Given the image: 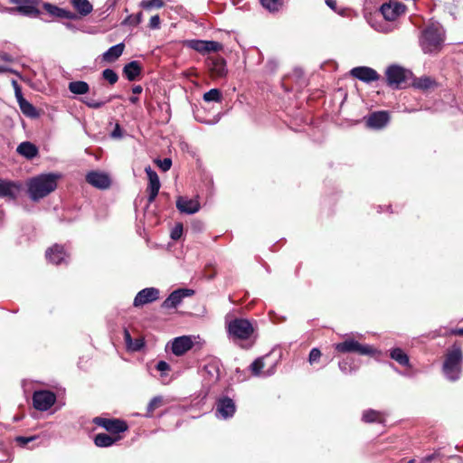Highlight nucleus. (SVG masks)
Listing matches in <instances>:
<instances>
[{
    "instance_id": "obj_4",
    "label": "nucleus",
    "mask_w": 463,
    "mask_h": 463,
    "mask_svg": "<svg viewBox=\"0 0 463 463\" xmlns=\"http://www.w3.org/2000/svg\"><path fill=\"white\" fill-rule=\"evenodd\" d=\"M226 328L232 339L247 340L254 332L251 323L245 318H234L227 322Z\"/></svg>"
},
{
    "instance_id": "obj_5",
    "label": "nucleus",
    "mask_w": 463,
    "mask_h": 463,
    "mask_svg": "<svg viewBox=\"0 0 463 463\" xmlns=\"http://www.w3.org/2000/svg\"><path fill=\"white\" fill-rule=\"evenodd\" d=\"M335 349L343 354L356 353L361 355H373L376 349L369 345H362L353 338H346L345 341L335 344Z\"/></svg>"
},
{
    "instance_id": "obj_32",
    "label": "nucleus",
    "mask_w": 463,
    "mask_h": 463,
    "mask_svg": "<svg viewBox=\"0 0 463 463\" xmlns=\"http://www.w3.org/2000/svg\"><path fill=\"white\" fill-rule=\"evenodd\" d=\"M72 6L79 12V14L82 16H86L90 14L92 10L93 6L89 2V0H70Z\"/></svg>"
},
{
    "instance_id": "obj_23",
    "label": "nucleus",
    "mask_w": 463,
    "mask_h": 463,
    "mask_svg": "<svg viewBox=\"0 0 463 463\" xmlns=\"http://www.w3.org/2000/svg\"><path fill=\"white\" fill-rule=\"evenodd\" d=\"M45 255L48 261L55 265H60L62 262H66V259L68 258V254L65 251L63 246L59 244H55L46 250Z\"/></svg>"
},
{
    "instance_id": "obj_58",
    "label": "nucleus",
    "mask_w": 463,
    "mask_h": 463,
    "mask_svg": "<svg viewBox=\"0 0 463 463\" xmlns=\"http://www.w3.org/2000/svg\"><path fill=\"white\" fill-rule=\"evenodd\" d=\"M436 455L433 453V454H430V455H428L424 458V460L426 462H430L432 461L434 458H435Z\"/></svg>"
},
{
    "instance_id": "obj_33",
    "label": "nucleus",
    "mask_w": 463,
    "mask_h": 463,
    "mask_svg": "<svg viewBox=\"0 0 463 463\" xmlns=\"http://www.w3.org/2000/svg\"><path fill=\"white\" fill-rule=\"evenodd\" d=\"M362 420L364 422H383V414L378 411L369 409L363 412Z\"/></svg>"
},
{
    "instance_id": "obj_31",
    "label": "nucleus",
    "mask_w": 463,
    "mask_h": 463,
    "mask_svg": "<svg viewBox=\"0 0 463 463\" xmlns=\"http://www.w3.org/2000/svg\"><path fill=\"white\" fill-rule=\"evenodd\" d=\"M69 90L74 95H84L90 91V85L84 80L71 81Z\"/></svg>"
},
{
    "instance_id": "obj_2",
    "label": "nucleus",
    "mask_w": 463,
    "mask_h": 463,
    "mask_svg": "<svg viewBox=\"0 0 463 463\" xmlns=\"http://www.w3.org/2000/svg\"><path fill=\"white\" fill-rule=\"evenodd\" d=\"M445 38V31L439 24H431L421 33L420 44L425 53L440 51Z\"/></svg>"
},
{
    "instance_id": "obj_52",
    "label": "nucleus",
    "mask_w": 463,
    "mask_h": 463,
    "mask_svg": "<svg viewBox=\"0 0 463 463\" xmlns=\"http://www.w3.org/2000/svg\"><path fill=\"white\" fill-rule=\"evenodd\" d=\"M156 368L160 372H167L170 370V365L165 361H159L156 364Z\"/></svg>"
},
{
    "instance_id": "obj_38",
    "label": "nucleus",
    "mask_w": 463,
    "mask_h": 463,
    "mask_svg": "<svg viewBox=\"0 0 463 463\" xmlns=\"http://www.w3.org/2000/svg\"><path fill=\"white\" fill-rule=\"evenodd\" d=\"M222 98V92L218 89H211L203 94V100L205 102H221Z\"/></svg>"
},
{
    "instance_id": "obj_12",
    "label": "nucleus",
    "mask_w": 463,
    "mask_h": 463,
    "mask_svg": "<svg viewBox=\"0 0 463 463\" xmlns=\"http://www.w3.org/2000/svg\"><path fill=\"white\" fill-rule=\"evenodd\" d=\"M160 297V291L156 288H146L140 290L135 297L133 306L140 307L156 301Z\"/></svg>"
},
{
    "instance_id": "obj_41",
    "label": "nucleus",
    "mask_w": 463,
    "mask_h": 463,
    "mask_svg": "<svg viewBox=\"0 0 463 463\" xmlns=\"http://www.w3.org/2000/svg\"><path fill=\"white\" fill-rule=\"evenodd\" d=\"M43 8L50 15L60 18L61 8L50 3H43Z\"/></svg>"
},
{
    "instance_id": "obj_62",
    "label": "nucleus",
    "mask_w": 463,
    "mask_h": 463,
    "mask_svg": "<svg viewBox=\"0 0 463 463\" xmlns=\"http://www.w3.org/2000/svg\"><path fill=\"white\" fill-rule=\"evenodd\" d=\"M5 71H6V68L4 66H0V72H5Z\"/></svg>"
},
{
    "instance_id": "obj_20",
    "label": "nucleus",
    "mask_w": 463,
    "mask_h": 463,
    "mask_svg": "<svg viewBox=\"0 0 463 463\" xmlns=\"http://www.w3.org/2000/svg\"><path fill=\"white\" fill-rule=\"evenodd\" d=\"M350 74L366 83L375 81L380 77L375 70L366 66L354 67L351 70Z\"/></svg>"
},
{
    "instance_id": "obj_43",
    "label": "nucleus",
    "mask_w": 463,
    "mask_h": 463,
    "mask_svg": "<svg viewBox=\"0 0 463 463\" xmlns=\"http://www.w3.org/2000/svg\"><path fill=\"white\" fill-rule=\"evenodd\" d=\"M145 345L143 338H136L127 346V349L131 352L140 351Z\"/></svg>"
},
{
    "instance_id": "obj_54",
    "label": "nucleus",
    "mask_w": 463,
    "mask_h": 463,
    "mask_svg": "<svg viewBox=\"0 0 463 463\" xmlns=\"http://www.w3.org/2000/svg\"><path fill=\"white\" fill-rule=\"evenodd\" d=\"M124 340L126 346L129 345V344L133 341V338L131 337V335L127 328L124 329Z\"/></svg>"
},
{
    "instance_id": "obj_24",
    "label": "nucleus",
    "mask_w": 463,
    "mask_h": 463,
    "mask_svg": "<svg viewBox=\"0 0 463 463\" xmlns=\"http://www.w3.org/2000/svg\"><path fill=\"white\" fill-rule=\"evenodd\" d=\"M203 377L210 383H216L220 379L221 369L220 362L216 360L210 361L203 366Z\"/></svg>"
},
{
    "instance_id": "obj_21",
    "label": "nucleus",
    "mask_w": 463,
    "mask_h": 463,
    "mask_svg": "<svg viewBox=\"0 0 463 463\" xmlns=\"http://www.w3.org/2000/svg\"><path fill=\"white\" fill-rule=\"evenodd\" d=\"M176 208L186 214H194L200 210V203L195 198L179 196L176 200Z\"/></svg>"
},
{
    "instance_id": "obj_42",
    "label": "nucleus",
    "mask_w": 463,
    "mask_h": 463,
    "mask_svg": "<svg viewBox=\"0 0 463 463\" xmlns=\"http://www.w3.org/2000/svg\"><path fill=\"white\" fill-rule=\"evenodd\" d=\"M102 77L104 80H108L111 85L115 84L118 80V74L111 69H105L102 71Z\"/></svg>"
},
{
    "instance_id": "obj_53",
    "label": "nucleus",
    "mask_w": 463,
    "mask_h": 463,
    "mask_svg": "<svg viewBox=\"0 0 463 463\" xmlns=\"http://www.w3.org/2000/svg\"><path fill=\"white\" fill-rule=\"evenodd\" d=\"M34 439H35L34 437L19 436L16 438V440L19 444L24 446V445L28 444L30 441L33 440Z\"/></svg>"
},
{
    "instance_id": "obj_47",
    "label": "nucleus",
    "mask_w": 463,
    "mask_h": 463,
    "mask_svg": "<svg viewBox=\"0 0 463 463\" xmlns=\"http://www.w3.org/2000/svg\"><path fill=\"white\" fill-rule=\"evenodd\" d=\"M463 335V327L462 328H457V329H450L448 330L446 328H439V335Z\"/></svg>"
},
{
    "instance_id": "obj_3",
    "label": "nucleus",
    "mask_w": 463,
    "mask_h": 463,
    "mask_svg": "<svg viewBox=\"0 0 463 463\" xmlns=\"http://www.w3.org/2000/svg\"><path fill=\"white\" fill-rule=\"evenodd\" d=\"M463 353L460 345L454 344L446 353L442 371L445 377L451 382L460 378L462 372Z\"/></svg>"
},
{
    "instance_id": "obj_37",
    "label": "nucleus",
    "mask_w": 463,
    "mask_h": 463,
    "mask_svg": "<svg viewBox=\"0 0 463 463\" xmlns=\"http://www.w3.org/2000/svg\"><path fill=\"white\" fill-rule=\"evenodd\" d=\"M261 5L269 12H278L283 5L284 0H260Z\"/></svg>"
},
{
    "instance_id": "obj_18",
    "label": "nucleus",
    "mask_w": 463,
    "mask_h": 463,
    "mask_svg": "<svg viewBox=\"0 0 463 463\" xmlns=\"http://www.w3.org/2000/svg\"><path fill=\"white\" fill-rule=\"evenodd\" d=\"M405 5L399 2L385 3L381 6V13L387 21H394L405 12Z\"/></svg>"
},
{
    "instance_id": "obj_35",
    "label": "nucleus",
    "mask_w": 463,
    "mask_h": 463,
    "mask_svg": "<svg viewBox=\"0 0 463 463\" xmlns=\"http://www.w3.org/2000/svg\"><path fill=\"white\" fill-rule=\"evenodd\" d=\"M112 99V98H109L107 99H95L93 98H84L81 99V102L84 103L88 108L98 109L102 108L105 104L109 102Z\"/></svg>"
},
{
    "instance_id": "obj_1",
    "label": "nucleus",
    "mask_w": 463,
    "mask_h": 463,
    "mask_svg": "<svg viewBox=\"0 0 463 463\" xmlns=\"http://www.w3.org/2000/svg\"><path fill=\"white\" fill-rule=\"evenodd\" d=\"M59 175L42 174L33 177L27 182V192L29 197L37 202L54 191L57 187Z\"/></svg>"
},
{
    "instance_id": "obj_27",
    "label": "nucleus",
    "mask_w": 463,
    "mask_h": 463,
    "mask_svg": "<svg viewBox=\"0 0 463 463\" xmlns=\"http://www.w3.org/2000/svg\"><path fill=\"white\" fill-rule=\"evenodd\" d=\"M120 439L119 436L109 435L107 433H99L94 438V443L99 448H108Z\"/></svg>"
},
{
    "instance_id": "obj_26",
    "label": "nucleus",
    "mask_w": 463,
    "mask_h": 463,
    "mask_svg": "<svg viewBox=\"0 0 463 463\" xmlns=\"http://www.w3.org/2000/svg\"><path fill=\"white\" fill-rule=\"evenodd\" d=\"M124 49L125 44L123 43L111 46L102 54L103 61L107 62L115 61L122 55Z\"/></svg>"
},
{
    "instance_id": "obj_64",
    "label": "nucleus",
    "mask_w": 463,
    "mask_h": 463,
    "mask_svg": "<svg viewBox=\"0 0 463 463\" xmlns=\"http://www.w3.org/2000/svg\"><path fill=\"white\" fill-rule=\"evenodd\" d=\"M3 60L9 61V58L6 54L2 56Z\"/></svg>"
},
{
    "instance_id": "obj_51",
    "label": "nucleus",
    "mask_w": 463,
    "mask_h": 463,
    "mask_svg": "<svg viewBox=\"0 0 463 463\" xmlns=\"http://www.w3.org/2000/svg\"><path fill=\"white\" fill-rule=\"evenodd\" d=\"M14 85L15 98H16V100H17V102L19 104L22 100H24L25 99L24 98V96L22 94L20 87L17 85V83L15 81H14Z\"/></svg>"
},
{
    "instance_id": "obj_61",
    "label": "nucleus",
    "mask_w": 463,
    "mask_h": 463,
    "mask_svg": "<svg viewBox=\"0 0 463 463\" xmlns=\"http://www.w3.org/2000/svg\"><path fill=\"white\" fill-rule=\"evenodd\" d=\"M65 25H66V27H67V28H69V29H72V28H74V26H73L71 24H70V23H66V24H65Z\"/></svg>"
},
{
    "instance_id": "obj_29",
    "label": "nucleus",
    "mask_w": 463,
    "mask_h": 463,
    "mask_svg": "<svg viewBox=\"0 0 463 463\" xmlns=\"http://www.w3.org/2000/svg\"><path fill=\"white\" fill-rule=\"evenodd\" d=\"M123 73L128 80H135L141 73V67L138 61H132L127 63L123 68Z\"/></svg>"
},
{
    "instance_id": "obj_28",
    "label": "nucleus",
    "mask_w": 463,
    "mask_h": 463,
    "mask_svg": "<svg viewBox=\"0 0 463 463\" xmlns=\"http://www.w3.org/2000/svg\"><path fill=\"white\" fill-rule=\"evenodd\" d=\"M17 153L27 159H33L38 155V148L31 142H22L16 149Z\"/></svg>"
},
{
    "instance_id": "obj_36",
    "label": "nucleus",
    "mask_w": 463,
    "mask_h": 463,
    "mask_svg": "<svg viewBox=\"0 0 463 463\" xmlns=\"http://www.w3.org/2000/svg\"><path fill=\"white\" fill-rule=\"evenodd\" d=\"M162 405H163V397L162 396H155L154 398L151 399V401L147 404L146 413L145 416L147 418L152 417L153 412L156 409L161 407Z\"/></svg>"
},
{
    "instance_id": "obj_40",
    "label": "nucleus",
    "mask_w": 463,
    "mask_h": 463,
    "mask_svg": "<svg viewBox=\"0 0 463 463\" xmlns=\"http://www.w3.org/2000/svg\"><path fill=\"white\" fill-rule=\"evenodd\" d=\"M164 6L162 0H143L140 3V7L145 10L159 9Z\"/></svg>"
},
{
    "instance_id": "obj_44",
    "label": "nucleus",
    "mask_w": 463,
    "mask_h": 463,
    "mask_svg": "<svg viewBox=\"0 0 463 463\" xmlns=\"http://www.w3.org/2000/svg\"><path fill=\"white\" fill-rule=\"evenodd\" d=\"M432 85H433V80L428 77L420 78L415 82V86L420 90L430 89Z\"/></svg>"
},
{
    "instance_id": "obj_56",
    "label": "nucleus",
    "mask_w": 463,
    "mask_h": 463,
    "mask_svg": "<svg viewBox=\"0 0 463 463\" xmlns=\"http://www.w3.org/2000/svg\"><path fill=\"white\" fill-rule=\"evenodd\" d=\"M111 136L113 137H121V131H120L118 125L116 126L115 129L111 133Z\"/></svg>"
},
{
    "instance_id": "obj_63",
    "label": "nucleus",
    "mask_w": 463,
    "mask_h": 463,
    "mask_svg": "<svg viewBox=\"0 0 463 463\" xmlns=\"http://www.w3.org/2000/svg\"><path fill=\"white\" fill-rule=\"evenodd\" d=\"M379 31L383 32V33H388V32H390V30H389V29H387V28L379 29Z\"/></svg>"
},
{
    "instance_id": "obj_34",
    "label": "nucleus",
    "mask_w": 463,
    "mask_h": 463,
    "mask_svg": "<svg viewBox=\"0 0 463 463\" xmlns=\"http://www.w3.org/2000/svg\"><path fill=\"white\" fill-rule=\"evenodd\" d=\"M18 105L24 115L32 118L38 117L36 109L28 100H22Z\"/></svg>"
},
{
    "instance_id": "obj_8",
    "label": "nucleus",
    "mask_w": 463,
    "mask_h": 463,
    "mask_svg": "<svg viewBox=\"0 0 463 463\" xmlns=\"http://www.w3.org/2000/svg\"><path fill=\"white\" fill-rule=\"evenodd\" d=\"M269 357V354L256 358L249 366L251 374L254 377L267 378L273 375L276 372V363L270 364L266 370L265 360Z\"/></svg>"
},
{
    "instance_id": "obj_39",
    "label": "nucleus",
    "mask_w": 463,
    "mask_h": 463,
    "mask_svg": "<svg viewBox=\"0 0 463 463\" xmlns=\"http://www.w3.org/2000/svg\"><path fill=\"white\" fill-rule=\"evenodd\" d=\"M338 366L340 371L345 374H351L357 370V366L347 359L340 361Z\"/></svg>"
},
{
    "instance_id": "obj_45",
    "label": "nucleus",
    "mask_w": 463,
    "mask_h": 463,
    "mask_svg": "<svg viewBox=\"0 0 463 463\" xmlns=\"http://www.w3.org/2000/svg\"><path fill=\"white\" fill-rule=\"evenodd\" d=\"M183 234V225L181 223H177L171 231L170 237L174 241H177L181 238Z\"/></svg>"
},
{
    "instance_id": "obj_19",
    "label": "nucleus",
    "mask_w": 463,
    "mask_h": 463,
    "mask_svg": "<svg viewBox=\"0 0 463 463\" xmlns=\"http://www.w3.org/2000/svg\"><path fill=\"white\" fill-rule=\"evenodd\" d=\"M191 49L205 54L211 52H218L222 48V44L215 41L191 40L187 43Z\"/></svg>"
},
{
    "instance_id": "obj_7",
    "label": "nucleus",
    "mask_w": 463,
    "mask_h": 463,
    "mask_svg": "<svg viewBox=\"0 0 463 463\" xmlns=\"http://www.w3.org/2000/svg\"><path fill=\"white\" fill-rule=\"evenodd\" d=\"M93 423L105 429L114 436H118L119 433L128 430L126 421L119 419H107L103 417H95Z\"/></svg>"
},
{
    "instance_id": "obj_25",
    "label": "nucleus",
    "mask_w": 463,
    "mask_h": 463,
    "mask_svg": "<svg viewBox=\"0 0 463 463\" xmlns=\"http://www.w3.org/2000/svg\"><path fill=\"white\" fill-rule=\"evenodd\" d=\"M208 69L214 77H224L227 73L226 61L222 57L213 58L208 61Z\"/></svg>"
},
{
    "instance_id": "obj_9",
    "label": "nucleus",
    "mask_w": 463,
    "mask_h": 463,
    "mask_svg": "<svg viewBox=\"0 0 463 463\" xmlns=\"http://www.w3.org/2000/svg\"><path fill=\"white\" fill-rule=\"evenodd\" d=\"M85 179L89 184L99 190H106L111 185L110 176L103 171H90L87 173Z\"/></svg>"
},
{
    "instance_id": "obj_59",
    "label": "nucleus",
    "mask_w": 463,
    "mask_h": 463,
    "mask_svg": "<svg viewBox=\"0 0 463 463\" xmlns=\"http://www.w3.org/2000/svg\"><path fill=\"white\" fill-rule=\"evenodd\" d=\"M142 21V13H138L137 15H136V21H135V24H140Z\"/></svg>"
},
{
    "instance_id": "obj_16",
    "label": "nucleus",
    "mask_w": 463,
    "mask_h": 463,
    "mask_svg": "<svg viewBox=\"0 0 463 463\" xmlns=\"http://www.w3.org/2000/svg\"><path fill=\"white\" fill-rule=\"evenodd\" d=\"M194 294L193 289L178 288L174 290L162 303V307L165 309L176 307L184 298L190 297Z\"/></svg>"
},
{
    "instance_id": "obj_50",
    "label": "nucleus",
    "mask_w": 463,
    "mask_h": 463,
    "mask_svg": "<svg viewBox=\"0 0 463 463\" xmlns=\"http://www.w3.org/2000/svg\"><path fill=\"white\" fill-rule=\"evenodd\" d=\"M60 18H65V19H69V20H75L77 18V14L72 13V12H71V11H68V10H65V9L61 8Z\"/></svg>"
},
{
    "instance_id": "obj_6",
    "label": "nucleus",
    "mask_w": 463,
    "mask_h": 463,
    "mask_svg": "<svg viewBox=\"0 0 463 463\" xmlns=\"http://www.w3.org/2000/svg\"><path fill=\"white\" fill-rule=\"evenodd\" d=\"M56 402V395L53 392L47 390L35 391L33 394V405L37 411H46Z\"/></svg>"
},
{
    "instance_id": "obj_55",
    "label": "nucleus",
    "mask_w": 463,
    "mask_h": 463,
    "mask_svg": "<svg viewBox=\"0 0 463 463\" xmlns=\"http://www.w3.org/2000/svg\"><path fill=\"white\" fill-rule=\"evenodd\" d=\"M326 5L332 10L336 11V0H326Z\"/></svg>"
},
{
    "instance_id": "obj_30",
    "label": "nucleus",
    "mask_w": 463,
    "mask_h": 463,
    "mask_svg": "<svg viewBox=\"0 0 463 463\" xmlns=\"http://www.w3.org/2000/svg\"><path fill=\"white\" fill-rule=\"evenodd\" d=\"M390 357L402 366H411L410 358L408 354L399 347L392 348V350H390Z\"/></svg>"
},
{
    "instance_id": "obj_14",
    "label": "nucleus",
    "mask_w": 463,
    "mask_h": 463,
    "mask_svg": "<svg viewBox=\"0 0 463 463\" xmlns=\"http://www.w3.org/2000/svg\"><path fill=\"white\" fill-rule=\"evenodd\" d=\"M388 85L396 89L401 88L402 83L406 80V71L398 65H391L385 72Z\"/></svg>"
},
{
    "instance_id": "obj_22",
    "label": "nucleus",
    "mask_w": 463,
    "mask_h": 463,
    "mask_svg": "<svg viewBox=\"0 0 463 463\" xmlns=\"http://www.w3.org/2000/svg\"><path fill=\"white\" fill-rule=\"evenodd\" d=\"M390 120L387 111H376L372 113L366 118V125L370 128L381 129L384 128Z\"/></svg>"
},
{
    "instance_id": "obj_10",
    "label": "nucleus",
    "mask_w": 463,
    "mask_h": 463,
    "mask_svg": "<svg viewBox=\"0 0 463 463\" xmlns=\"http://www.w3.org/2000/svg\"><path fill=\"white\" fill-rule=\"evenodd\" d=\"M9 3L16 5L15 11L19 14L30 17H36L42 12L38 5L39 0H8Z\"/></svg>"
},
{
    "instance_id": "obj_60",
    "label": "nucleus",
    "mask_w": 463,
    "mask_h": 463,
    "mask_svg": "<svg viewBox=\"0 0 463 463\" xmlns=\"http://www.w3.org/2000/svg\"><path fill=\"white\" fill-rule=\"evenodd\" d=\"M129 101L132 103V104H136L137 101H138V98L136 97V96H132L129 98Z\"/></svg>"
},
{
    "instance_id": "obj_49",
    "label": "nucleus",
    "mask_w": 463,
    "mask_h": 463,
    "mask_svg": "<svg viewBox=\"0 0 463 463\" xmlns=\"http://www.w3.org/2000/svg\"><path fill=\"white\" fill-rule=\"evenodd\" d=\"M160 27V17L158 14L153 15L149 21V28L156 30Z\"/></svg>"
},
{
    "instance_id": "obj_15",
    "label": "nucleus",
    "mask_w": 463,
    "mask_h": 463,
    "mask_svg": "<svg viewBox=\"0 0 463 463\" xmlns=\"http://www.w3.org/2000/svg\"><path fill=\"white\" fill-rule=\"evenodd\" d=\"M235 411V403L231 398L222 397L216 401L215 414L217 418L229 419L233 416Z\"/></svg>"
},
{
    "instance_id": "obj_46",
    "label": "nucleus",
    "mask_w": 463,
    "mask_h": 463,
    "mask_svg": "<svg viewBox=\"0 0 463 463\" xmlns=\"http://www.w3.org/2000/svg\"><path fill=\"white\" fill-rule=\"evenodd\" d=\"M321 357V351L318 348H312L309 356H308V362L313 364L319 361Z\"/></svg>"
},
{
    "instance_id": "obj_57",
    "label": "nucleus",
    "mask_w": 463,
    "mask_h": 463,
    "mask_svg": "<svg viewBox=\"0 0 463 463\" xmlns=\"http://www.w3.org/2000/svg\"><path fill=\"white\" fill-rule=\"evenodd\" d=\"M143 90V88L140 85H136L132 88V92L134 94H140Z\"/></svg>"
},
{
    "instance_id": "obj_11",
    "label": "nucleus",
    "mask_w": 463,
    "mask_h": 463,
    "mask_svg": "<svg viewBox=\"0 0 463 463\" xmlns=\"http://www.w3.org/2000/svg\"><path fill=\"white\" fill-rule=\"evenodd\" d=\"M195 336L182 335L171 341V351L176 356H181L189 351L194 345Z\"/></svg>"
},
{
    "instance_id": "obj_17",
    "label": "nucleus",
    "mask_w": 463,
    "mask_h": 463,
    "mask_svg": "<svg viewBox=\"0 0 463 463\" xmlns=\"http://www.w3.org/2000/svg\"><path fill=\"white\" fill-rule=\"evenodd\" d=\"M145 172L148 178V185H147V192H148V203H152L159 192V189L161 187V184L159 181V177L156 171H154L150 166H146L145 168Z\"/></svg>"
},
{
    "instance_id": "obj_48",
    "label": "nucleus",
    "mask_w": 463,
    "mask_h": 463,
    "mask_svg": "<svg viewBox=\"0 0 463 463\" xmlns=\"http://www.w3.org/2000/svg\"><path fill=\"white\" fill-rule=\"evenodd\" d=\"M156 163L164 172L168 171L172 166V160L170 158H164L163 160L157 159Z\"/></svg>"
},
{
    "instance_id": "obj_13",
    "label": "nucleus",
    "mask_w": 463,
    "mask_h": 463,
    "mask_svg": "<svg viewBox=\"0 0 463 463\" xmlns=\"http://www.w3.org/2000/svg\"><path fill=\"white\" fill-rule=\"evenodd\" d=\"M22 189L23 185L20 182L0 179V198L15 200Z\"/></svg>"
}]
</instances>
